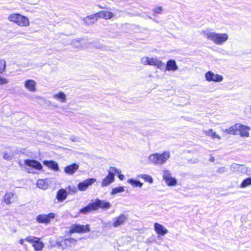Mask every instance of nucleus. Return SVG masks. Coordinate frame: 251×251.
Returning <instances> with one entry per match:
<instances>
[{"label": "nucleus", "instance_id": "f257e3e1", "mask_svg": "<svg viewBox=\"0 0 251 251\" xmlns=\"http://www.w3.org/2000/svg\"><path fill=\"white\" fill-rule=\"evenodd\" d=\"M203 34L204 36L207 39L219 45L223 44L228 39V35L226 33L204 31L203 32Z\"/></svg>", "mask_w": 251, "mask_h": 251}, {"label": "nucleus", "instance_id": "f03ea898", "mask_svg": "<svg viewBox=\"0 0 251 251\" xmlns=\"http://www.w3.org/2000/svg\"><path fill=\"white\" fill-rule=\"evenodd\" d=\"M7 20L16 24L20 27H26L30 25L29 19L20 13H12L9 14L7 18Z\"/></svg>", "mask_w": 251, "mask_h": 251}, {"label": "nucleus", "instance_id": "7ed1b4c3", "mask_svg": "<svg viewBox=\"0 0 251 251\" xmlns=\"http://www.w3.org/2000/svg\"><path fill=\"white\" fill-rule=\"evenodd\" d=\"M171 154L168 151H163L161 153H155L151 154L148 160L151 163L155 165H163L170 158Z\"/></svg>", "mask_w": 251, "mask_h": 251}, {"label": "nucleus", "instance_id": "20e7f679", "mask_svg": "<svg viewBox=\"0 0 251 251\" xmlns=\"http://www.w3.org/2000/svg\"><path fill=\"white\" fill-rule=\"evenodd\" d=\"M25 241L31 243L36 251H42L44 247L43 243L40 241V238L33 236L26 237Z\"/></svg>", "mask_w": 251, "mask_h": 251}, {"label": "nucleus", "instance_id": "39448f33", "mask_svg": "<svg viewBox=\"0 0 251 251\" xmlns=\"http://www.w3.org/2000/svg\"><path fill=\"white\" fill-rule=\"evenodd\" d=\"M162 177L166 184L169 186H174L177 184V180L172 176L171 172L169 170L162 171Z\"/></svg>", "mask_w": 251, "mask_h": 251}, {"label": "nucleus", "instance_id": "423d86ee", "mask_svg": "<svg viewBox=\"0 0 251 251\" xmlns=\"http://www.w3.org/2000/svg\"><path fill=\"white\" fill-rule=\"evenodd\" d=\"M76 243V240L72 238L67 239H63L61 240L57 241L56 245L62 249H64L68 247H72L75 246Z\"/></svg>", "mask_w": 251, "mask_h": 251}, {"label": "nucleus", "instance_id": "0eeeda50", "mask_svg": "<svg viewBox=\"0 0 251 251\" xmlns=\"http://www.w3.org/2000/svg\"><path fill=\"white\" fill-rule=\"evenodd\" d=\"M90 230V228L89 225L85 226L80 225H73L71 227L70 233H85L89 232Z\"/></svg>", "mask_w": 251, "mask_h": 251}, {"label": "nucleus", "instance_id": "6e6552de", "mask_svg": "<svg viewBox=\"0 0 251 251\" xmlns=\"http://www.w3.org/2000/svg\"><path fill=\"white\" fill-rule=\"evenodd\" d=\"M205 79L208 81L220 82L223 80V76L218 74H215L211 71H208L205 74Z\"/></svg>", "mask_w": 251, "mask_h": 251}, {"label": "nucleus", "instance_id": "1a4fd4ad", "mask_svg": "<svg viewBox=\"0 0 251 251\" xmlns=\"http://www.w3.org/2000/svg\"><path fill=\"white\" fill-rule=\"evenodd\" d=\"M55 214L53 213H50L49 214H41L37 216L36 221L39 223L48 224L52 219H54Z\"/></svg>", "mask_w": 251, "mask_h": 251}, {"label": "nucleus", "instance_id": "9d476101", "mask_svg": "<svg viewBox=\"0 0 251 251\" xmlns=\"http://www.w3.org/2000/svg\"><path fill=\"white\" fill-rule=\"evenodd\" d=\"M127 220V217L125 214H121L113 219L112 226L114 227H118L123 225Z\"/></svg>", "mask_w": 251, "mask_h": 251}, {"label": "nucleus", "instance_id": "9b49d317", "mask_svg": "<svg viewBox=\"0 0 251 251\" xmlns=\"http://www.w3.org/2000/svg\"><path fill=\"white\" fill-rule=\"evenodd\" d=\"M94 203V206L96 207V210L99 208H102L104 210H107L111 206L110 202L105 201H101L97 199Z\"/></svg>", "mask_w": 251, "mask_h": 251}, {"label": "nucleus", "instance_id": "f8f14e48", "mask_svg": "<svg viewBox=\"0 0 251 251\" xmlns=\"http://www.w3.org/2000/svg\"><path fill=\"white\" fill-rule=\"evenodd\" d=\"M154 229L158 236H163L168 233V230L163 225L158 223L154 224Z\"/></svg>", "mask_w": 251, "mask_h": 251}, {"label": "nucleus", "instance_id": "ddd939ff", "mask_svg": "<svg viewBox=\"0 0 251 251\" xmlns=\"http://www.w3.org/2000/svg\"><path fill=\"white\" fill-rule=\"evenodd\" d=\"M96 181V178H89L80 182L78 185V188L80 191H85L87 188Z\"/></svg>", "mask_w": 251, "mask_h": 251}, {"label": "nucleus", "instance_id": "4468645a", "mask_svg": "<svg viewBox=\"0 0 251 251\" xmlns=\"http://www.w3.org/2000/svg\"><path fill=\"white\" fill-rule=\"evenodd\" d=\"M36 82L31 79L26 80L24 82L25 88L31 92H35L36 91Z\"/></svg>", "mask_w": 251, "mask_h": 251}, {"label": "nucleus", "instance_id": "2eb2a0df", "mask_svg": "<svg viewBox=\"0 0 251 251\" xmlns=\"http://www.w3.org/2000/svg\"><path fill=\"white\" fill-rule=\"evenodd\" d=\"M17 196L15 194L11 192L6 193L4 197V202L7 204L15 202L17 201Z\"/></svg>", "mask_w": 251, "mask_h": 251}, {"label": "nucleus", "instance_id": "dca6fc26", "mask_svg": "<svg viewBox=\"0 0 251 251\" xmlns=\"http://www.w3.org/2000/svg\"><path fill=\"white\" fill-rule=\"evenodd\" d=\"M150 65L155 66L157 68L162 70L165 67V63L156 57H150Z\"/></svg>", "mask_w": 251, "mask_h": 251}, {"label": "nucleus", "instance_id": "f3484780", "mask_svg": "<svg viewBox=\"0 0 251 251\" xmlns=\"http://www.w3.org/2000/svg\"><path fill=\"white\" fill-rule=\"evenodd\" d=\"M79 169V165L76 163H73L64 168V172L67 175H73Z\"/></svg>", "mask_w": 251, "mask_h": 251}, {"label": "nucleus", "instance_id": "a211bd4d", "mask_svg": "<svg viewBox=\"0 0 251 251\" xmlns=\"http://www.w3.org/2000/svg\"><path fill=\"white\" fill-rule=\"evenodd\" d=\"M98 18H102L109 20L114 17V14L110 11L102 10L95 14Z\"/></svg>", "mask_w": 251, "mask_h": 251}, {"label": "nucleus", "instance_id": "6ab92c4d", "mask_svg": "<svg viewBox=\"0 0 251 251\" xmlns=\"http://www.w3.org/2000/svg\"><path fill=\"white\" fill-rule=\"evenodd\" d=\"M231 171L235 172H239L242 174L247 172L246 167L243 165H240L236 163L232 164L230 166Z\"/></svg>", "mask_w": 251, "mask_h": 251}, {"label": "nucleus", "instance_id": "aec40b11", "mask_svg": "<svg viewBox=\"0 0 251 251\" xmlns=\"http://www.w3.org/2000/svg\"><path fill=\"white\" fill-rule=\"evenodd\" d=\"M25 165L33 167L38 170H41L42 169L41 164L35 160H25Z\"/></svg>", "mask_w": 251, "mask_h": 251}, {"label": "nucleus", "instance_id": "412c9836", "mask_svg": "<svg viewBox=\"0 0 251 251\" xmlns=\"http://www.w3.org/2000/svg\"><path fill=\"white\" fill-rule=\"evenodd\" d=\"M166 70L167 71H172L173 72L178 70V67L176 65L175 60L171 59L167 61L166 63Z\"/></svg>", "mask_w": 251, "mask_h": 251}, {"label": "nucleus", "instance_id": "4be33fe9", "mask_svg": "<svg viewBox=\"0 0 251 251\" xmlns=\"http://www.w3.org/2000/svg\"><path fill=\"white\" fill-rule=\"evenodd\" d=\"M240 128V124H236L227 129L224 130V132L230 134L236 135Z\"/></svg>", "mask_w": 251, "mask_h": 251}, {"label": "nucleus", "instance_id": "5701e85b", "mask_svg": "<svg viewBox=\"0 0 251 251\" xmlns=\"http://www.w3.org/2000/svg\"><path fill=\"white\" fill-rule=\"evenodd\" d=\"M44 164L47 166L48 168L52 169L55 171H59V167L58 164L54 161H44L43 162Z\"/></svg>", "mask_w": 251, "mask_h": 251}, {"label": "nucleus", "instance_id": "b1692460", "mask_svg": "<svg viewBox=\"0 0 251 251\" xmlns=\"http://www.w3.org/2000/svg\"><path fill=\"white\" fill-rule=\"evenodd\" d=\"M52 98L62 103H65L66 101V95L62 92L54 94Z\"/></svg>", "mask_w": 251, "mask_h": 251}, {"label": "nucleus", "instance_id": "393cba45", "mask_svg": "<svg viewBox=\"0 0 251 251\" xmlns=\"http://www.w3.org/2000/svg\"><path fill=\"white\" fill-rule=\"evenodd\" d=\"M250 130V127L246 126H244L240 124V128L239 132L240 134L242 137H249V132Z\"/></svg>", "mask_w": 251, "mask_h": 251}, {"label": "nucleus", "instance_id": "a878e982", "mask_svg": "<svg viewBox=\"0 0 251 251\" xmlns=\"http://www.w3.org/2000/svg\"><path fill=\"white\" fill-rule=\"evenodd\" d=\"M202 132L205 135L210 137L213 139H217L218 140H220L221 139V136L218 135L216 132H214L212 129H209L207 130H203Z\"/></svg>", "mask_w": 251, "mask_h": 251}, {"label": "nucleus", "instance_id": "bb28decb", "mask_svg": "<svg viewBox=\"0 0 251 251\" xmlns=\"http://www.w3.org/2000/svg\"><path fill=\"white\" fill-rule=\"evenodd\" d=\"M114 180V176H113L111 175H108L102 180L101 186L102 187H106L112 183Z\"/></svg>", "mask_w": 251, "mask_h": 251}, {"label": "nucleus", "instance_id": "cd10ccee", "mask_svg": "<svg viewBox=\"0 0 251 251\" xmlns=\"http://www.w3.org/2000/svg\"><path fill=\"white\" fill-rule=\"evenodd\" d=\"M98 19V18L95 14L94 15H92L84 18L83 19V22L86 25H89L94 24Z\"/></svg>", "mask_w": 251, "mask_h": 251}, {"label": "nucleus", "instance_id": "c85d7f7f", "mask_svg": "<svg viewBox=\"0 0 251 251\" xmlns=\"http://www.w3.org/2000/svg\"><path fill=\"white\" fill-rule=\"evenodd\" d=\"M93 210H96V207L94 206V203H90L85 207L81 209L79 213L85 214Z\"/></svg>", "mask_w": 251, "mask_h": 251}, {"label": "nucleus", "instance_id": "c756f323", "mask_svg": "<svg viewBox=\"0 0 251 251\" xmlns=\"http://www.w3.org/2000/svg\"><path fill=\"white\" fill-rule=\"evenodd\" d=\"M67 196L66 191L64 189H60L57 192L56 198L58 201H62L66 199Z\"/></svg>", "mask_w": 251, "mask_h": 251}, {"label": "nucleus", "instance_id": "7c9ffc66", "mask_svg": "<svg viewBox=\"0 0 251 251\" xmlns=\"http://www.w3.org/2000/svg\"><path fill=\"white\" fill-rule=\"evenodd\" d=\"M82 39H75L72 40L71 45L76 49H80L83 47Z\"/></svg>", "mask_w": 251, "mask_h": 251}, {"label": "nucleus", "instance_id": "2f4dec72", "mask_svg": "<svg viewBox=\"0 0 251 251\" xmlns=\"http://www.w3.org/2000/svg\"><path fill=\"white\" fill-rule=\"evenodd\" d=\"M127 182L129 184H130L134 187H139L140 188H141L143 186V183H141L140 181L134 179L133 178H130L128 179L127 180Z\"/></svg>", "mask_w": 251, "mask_h": 251}, {"label": "nucleus", "instance_id": "473e14b6", "mask_svg": "<svg viewBox=\"0 0 251 251\" xmlns=\"http://www.w3.org/2000/svg\"><path fill=\"white\" fill-rule=\"evenodd\" d=\"M37 186L40 189L46 190L47 189L48 185L46 180L44 179H39L37 181Z\"/></svg>", "mask_w": 251, "mask_h": 251}, {"label": "nucleus", "instance_id": "72a5a7b5", "mask_svg": "<svg viewBox=\"0 0 251 251\" xmlns=\"http://www.w3.org/2000/svg\"><path fill=\"white\" fill-rule=\"evenodd\" d=\"M138 178H143L145 181L149 182L150 183H152L153 182V178L152 177L148 175L141 174L137 176Z\"/></svg>", "mask_w": 251, "mask_h": 251}, {"label": "nucleus", "instance_id": "f704fd0d", "mask_svg": "<svg viewBox=\"0 0 251 251\" xmlns=\"http://www.w3.org/2000/svg\"><path fill=\"white\" fill-rule=\"evenodd\" d=\"M251 185V177L244 179L240 185V188H244Z\"/></svg>", "mask_w": 251, "mask_h": 251}, {"label": "nucleus", "instance_id": "c9c22d12", "mask_svg": "<svg viewBox=\"0 0 251 251\" xmlns=\"http://www.w3.org/2000/svg\"><path fill=\"white\" fill-rule=\"evenodd\" d=\"M3 158L7 161H10L13 158V153H8L5 151L3 152Z\"/></svg>", "mask_w": 251, "mask_h": 251}, {"label": "nucleus", "instance_id": "e433bc0d", "mask_svg": "<svg viewBox=\"0 0 251 251\" xmlns=\"http://www.w3.org/2000/svg\"><path fill=\"white\" fill-rule=\"evenodd\" d=\"M124 191H125L124 187H118L113 189L111 194L112 195H114Z\"/></svg>", "mask_w": 251, "mask_h": 251}, {"label": "nucleus", "instance_id": "4c0bfd02", "mask_svg": "<svg viewBox=\"0 0 251 251\" xmlns=\"http://www.w3.org/2000/svg\"><path fill=\"white\" fill-rule=\"evenodd\" d=\"M150 57L144 56L141 59V63L144 65H150Z\"/></svg>", "mask_w": 251, "mask_h": 251}, {"label": "nucleus", "instance_id": "58836bf2", "mask_svg": "<svg viewBox=\"0 0 251 251\" xmlns=\"http://www.w3.org/2000/svg\"><path fill=\"white\" fill-rule=\"evenodd\" d=\"M6 66V62L4 60L0 59V73L5 71Z\"/></svg>", "mask_w": 251, "mask_h": 251}, {"label": "nucleus", "instance_id": "ea45409f", "mask_svg": "<svg viewBox=\"0 0 251 251\" xmlns=\"http://www.w3.org/2000/svg\"><path fill=\"white\" fill-rule=\"evenodd\" d=\"M245 113L247 116L251 119V105L245 108Z\"/></svg>", "mask_w": 251, "mask_h": 251}, {"label": "nucleus", "instance_id": "a19ab883", "mask_svg": "<svg viewBox=\"0 0 251 251\" xmlns=\"http://www.w3.org/2000/svg\"><path fill=\"white\" fill-rule=\"evenodd\" d=\"M8 80L3 77V76H1L0 75V85H3V84H7L8 83Z\"/></svg>", "mask_w": 251, "mask_h": 251}, {"label": "nucleus", "instance_id": "79ce46f5", "mask_svg": "<svg viewBox=\"0 0 251 251\" xmlns=\"http://www.w3.org/2000/svg\"><path fill=\"white\" fill-rule=\"evenodd\" d=\"M163 8L161 6L157 7L153 9V12L155 14H161L162 12Z\"/></svg>", "mask_w": 251, "mask_h": 251}, {"label": "nucleus", "instance_id": "37998d69", "mask_svg": "<svg viewBox=\"0 0 251 251\" xmlns=\"http://www.w3.org/2000/svg\"><path fill=\"white\" fill-rule=\"evenodd\" d=\"M116 169V168L114 167H110L108 171V175H111L113 176H114V173Z\"/></svg>", "mask_w": 251, "mask_h": 251}, {"label": "nucleus", "instance_id": "c03bdc74", "mask_svg": "<svg viewBox=\"0 0 251 251\" xmlns=\"http://www.w3.org/2000/svg\"><path fill=\"white\" fill-rule=\"evenodd\" d=\"M227 171V169L226 167H222L218 169L217 172L219 173H224Z\"/></svg>", "mask_w": 251, "mask_h": 251}, {"label": "nucleus", "instance_id": "a18cd8bd", "mask_svg": "<svg viewBox=\"0 0 251 251\" xmlns=\"http://www.w3.org/2000/svg\"><path fill=\"white\" fill-rule=\"evenodd\" d=\"M121 173V171L120 169H116L114 174H120Z\"/></svg>", "mask_w": 251, "mask_h": 251}, {"label": "nucleus", "instance_id": "49530a36", "mask_svg": "<svg viewBox=\"0 0 251 251\" xmlns=\"http://www.w3.org/2000/svg\"><path fill=\"white\" fill-rule=\"evenodd\" d=\"M25 241H25V239H20V241H19V243H20V244H21V245H24V242H25Z\"/></svg>", "mask_w": 251, "mask_h": 251}, {"label": "nucleus", "instance_id": "de8ad7c7", "mask_svg": "<svg viewBox=\"0 0 251 251\" xmlns=\"http://www.w3.org/2000/svg\"><path fill=\"white\" fill-rule=\"evenodd\" d=\"M71 140L72 141H74V142H76L77 141V138L76 137H71Z\"/></svg>", "mask_w": 251, "mask_h": 251}, {"label": "nucleus", "instance_id": "09e8293b", "mask_svg": "<svg viewBox=\"0 0 251 251\" xmlns=\"http://www.w3.org/2000/svg\"><path fill=\"white\" fill-rule=\"evenodd\" d=\"M119 178L120 180H123L124 178V176L123 175L119 174Z\"/></svg>", "mask_w": 251, "mask_h": 251}, {"label": "nucleus", "instance_id": "8fccbe9b", "mask_svg": "<svg viewBox=\"0 0 251 251\" xmlns=\"http://www.w3.org/2000/svg\"><path fill=\"white\" fill-rule=\"evenodd\" d=\"M37 99L41 100L42 99V98L40 96H36L35 97Z\"/></svg>", "mask_w": 251, "mask_h": 251}, {"label": "nucleus", "instance_id": "3c124183", "mask_svg": "<svg viewBox=\"0 0 251 251\" xmlns=\"http://www.w3.org/2000/svg\"><path fill=\"white\" fill-rule=\"evenodd\" d=\"M73 192L74 193H75V192H76V188H74V190H73Z\"/></svg>", "mask_w": 251, "mask_h": 251}, {"label": "nucleus", "instance_id": "603ef678", "mask_svg": "<svg viewBox=\"0 0 251 251\" xmlns=\"http://www.w3.org/2000/svg\"><path fill=\"white\" fill-rule=\"evenodd\" d=\"M99 7H100V8H104V7H102V6H100V5H99Z\"/></svg>", "mask_w": 251, "mask_h": 251}, {"label": "nucleus", "instance_id": "864d4df0", "mask_svg": "<svg viewBox=\"0 0 251 251\" xmlns=\"http://www.w3.org/2000/svg\"><path fill=\"white\" fill-rule=\"evenodd\" d=\"M153 20L154 21H155V22H157V20H156L153 19Z\"/></svg>", "mask_w": 251, "mask_h": 251}]
</instances>
